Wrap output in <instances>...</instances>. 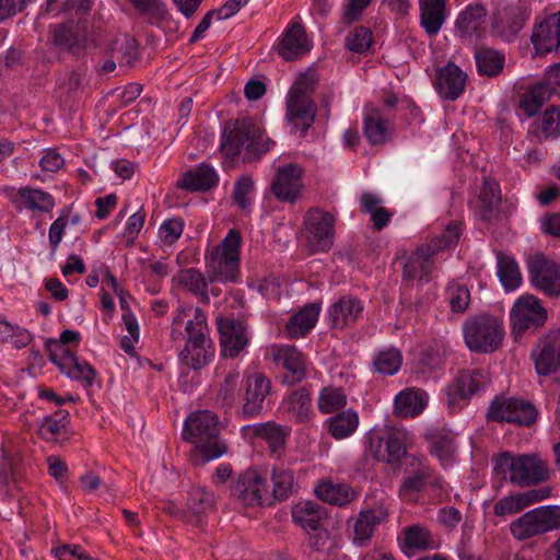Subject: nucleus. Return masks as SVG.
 Listing matches in <instances>:
<instances>
[{
	"label": "nucleus",
	"instance_id": "f257e3e1",
	"mask_svg": "<svg viewBox=\"0 0 560 560\" xmlns=\"http://www.w3.org/2000/svg\"><path fill=\"white\" fill-rule=\"evenodd\" d=\"M275 141L267 137L250 118L244 117L225 122L220 150L226 158L243 154L244 162H252L270 151Z\"/></svg>",
	"mask_w": 560,
	"mask_h": 560
},
{
	"label": "nucleus",
	"instance_id": "f03ea898",
	"mask_svg": "<svg viewBox=\"0 0 560 560\" xmlns=\"http://www.w3.org/2000/svg\"><path fill=\"white\" fill-rule=\"evenodd\" d=\"M219 432L218 418L209 410L197 411L186 419L183 434L187 441L196 444L192 455L196 464H206L228 452Z\"/></svg>",
	"mask_w": 560,
	"mask_h": 560
},
{
	"label": "nucleus",
	"instance_id": "7ed1b4c3",
	"mask_svg": "<svg viewBox=\"0 0 560 560\" xmlns=\"http://www.w3.org/2000/svg\"><path fill=\"white\" fill-rule=\"evenodd\" d=\"M318 80L316 70L307 69L298 77L287 95L285 119L292 129L301 135H305L315 122L317 105L312 94Z\"/></svg>",
	"mask_w": 560,
	"mask_h": 560
},
{
	"label": "nucleus",
	"instance_id": "20e7f679",
	"mask_svg": "<svg viewBox=\"0 0 560 560\" xmlns=\"http://www.w3.org/2000/svg\"><path fill=\"white\" fill-rule=\"evenodd\" d=\"M460 229L457 223L450 224L431 243L417 247L402 265V277L407 281H429L434 268V256L442 249L457 244Z\"/></svg>",
	"mask_w": 560,
	"mask_h": 560
},
{
	"label": "nucleus",
	"instance_id": "39448f33",
	"mask_svg": "<svg viewBox=\"0 0 560 560\" xmlns=\"http://www.w3.org/2000/svg\"><path fill=\"white\" fill-rule=\"evenodd\" d=\"M463 336L467 348L476 353H492L503 342L505 336L501 317L480 313L469 316L463 324Z\"/></svg>",
	"mask_w": 560,
	"mask_h": 560
},
{
	"label": "nucleus",
	"instance_id": "423d86ee",
	"mask_svg": "<svg viewBox=\"0 0 560 560\" xmlns=\"http://www.w3.org/2000/svg\"><path fill=\"white\" fill-rule=\"evenodd\" d=\"M497 468L508 479L520 487H527L546 481L549 478L547 464L535 454L513 455L502 453L497 459Z\"/></svg>",
	"mask_w": 560,
	"mask_h": 560
},
{
	"label": "nucleus",
	"instance_id": "0eeeda50",
	"mask_svg": "<svg viewBox=\"0 0 560 560\" xmlns=\"http://www.w3.org/2000/svg\"><path fill=\"white\" fill-rule=\"evenodd\" d=\"M231 495L245 508L270 506L268 472L253 467L245 469L234 481Z\"/></svg>",
	"mask_w": 560,
	"mask_h": 560
},
{
	"label": "nucleus",
	"instance_id": "6e6552de",
	"mask_svg": "<svg viewBox=\"0 0 560 560\" xmlns=\"http://www.w3.org/2000/svg\"><path fill=\"white\" fill-rule=\"evenodd\" d=\"M241 233L232 229L208 259L210 272L219 281H235L240 273Z\"/></svg>",
	"mask_w": 560,
	"mask_h": 560
},
{
	"label": "nucleus",
	"instance_id": "1a4fd4ad",
	"mask_svg": "<svg viewBox=\"0 0 560 560\" xmlns=\"http://www.w3.org/2000/svg\"><path fill=\"white\" fill-rule=\"evenodd\" d=\"M560 528V506H539L524 513L511 523L514 538L525 540L534 536Z\"/></svg>",
	"mask_w": 560,
	"mask_h": 560
},
{
	"label": "nucleus",
	"instance_id": "9d476101",
	"mask_svg": "<svg viewBox=\"0 0 560 560\" xmlns=\"http://www.w3.org/2000/svg\"><path fill=\"white\" fill-rule=\"evenodd\" d=\"M526 266L534 289L550 299L560 296V262L544 254H536L527 258Z\"/></svg>",
	"mask_w": 560,
	"mask_h": 560
},
{
	"label": "nucleus",
	"instance_id": "9b49d317",
	"mask_svg": "<svg viewBox=\"0 0 560 560\" xmlns=\"http://www.w3.org/2000/svg\"><path fill=\"white\" fill-rule=\"evenodd\" d=\"M268 355L276 369L282 373V382L284 384L291 386L305 380L310 361L296 347L291 345H272L268 349Z\"/></svg>",
	"mask_w": 560,
	"mask_h": 560
},
{
	"label": "nucleus",
	"instance_id": "f8f14e48",
	"mask_svg": "<svg viewBox=\"0 0 560 560\" xmlns=\"http://www.w3.org/2000/svg\"><path fill=\"white\" fill-rule=\"evenodd\" d=\"M537 419V410L527 400L497 396L487 411V420L494 422H509L517 425H530Z\"/></svg>",
	"mask_w": 560,
	"mask_h": 560
},
{
	"label": "nucleus",
	"instance_id": "ddd939ff",
	"mask_svg": "<svg viewBox=\"0 0 560 560\" xmlns=\"http://www.w3.org/2000/svg\"><path fill=\"white\" fill-rule=\"evenodd\" d=\"M51 43L60 51L78 57L92 46L93 39L85 21L70 20L51 26Z\"/></svg>",
	"mask_w": 560,
	"mask_h": 560
},
{
	"label": "nucleus",
	"instance_id": "4468645a",
	"mask_svg": "<svg viewBox=\"0 0 560 560\" xmlns=\"http://www.w3.org/2000/svg\"><path fill=\"white\" fill-rule=\"evenodd\" d=\"M547 319V311L540 300L532 294L520 296L510 311L512 331L518 336L541 327Z\"/></svg>",
	"mask_w": 560,
	"mask_h": 560
},
{
	"label": "nucleus",
	"instance_id": "2eb2a0df",
	"mask_svg": "<svg viewBox=\"0 0 560 560\" xmlns=\"http://www.w3.org/2000/svg\"><path fill=\"white\" fill-rule=\"evenodd\" d=\"M335 217L318 209L307 211L304 219V237L311 253L327 252L334 243Z\"/></svg>",
	"mask_w": 560,
	"mask_h": 560
},
{
	"label": "nucleus",
	"instance_id": "dca6fc26",
	"mask_svg": "<svg viewBox=\"0 0 560 560\" xmlns=\"http://www.w3.org/2000/svg\"><path fill=\"white\" fill-rule=\"evenodd\" d=\"M410 433L402 428H392L384 436L372 434L369 438V453L377 460L398 463L407 453Z\"/></svg>",
	"mask_w": 560,
	"mask_h": 560
},
{
	"label": "nucleus",
	"instance_id": "f3484780",
	"mask_svg": "<svg viewBox=\"0 0 560 560\" xmlns=\"http://www.w3.org/2000/svg\"><path fill=\"white\" fill-rule=\"evenodd\" d=\"M304 170L295 163L281 165L270 182L272 196L281 202L295 203L304 190Z\"/></svg>",
	"mask_w": 560,
	"mask_h": 560
},
{
	"label": "nucleus",
	"instance_id": "a211bd4d",
	"mask_svg": "<svg viewBox=\"0 0 560 560\" xmlns=\"http://www.w3.org/2000/svg\"><path fill=\"white\" fill-rule=\"evenodd\" d=\"M208 332L207 315L201 308L179 306L175 311L170 326L172 341L183 342Z\"/></svg>",
	"mask_w": 560,
	"mask_h": 560
},
{
	"label": "nucleus",
	"instance_id": "6ab92c4d",
	"mask_svg": "<svg viewBox=\"0 0 560 560\" xmlns=\"http://www.w3.org/2000/svg\"><path fill=\"white\" fill-rule=\"evenodd\" d=\"M530 15L527 0H501L497 7L494 27L512 39L525 25Z\"/></svg>",
	"mask_w": 560,
	"mask_h": 560
},
{
	"label": "nucleus",
	"instance_id": "aec40b11",
	"mask_svg": "<svg viewBox=\"0 0 560 560\" xmlns=\"http://www.w3.org/2000/svg\"><path fill=\"white\" fill-rule=\"evenodd\" d=\"M220 335L221 353L224 358L234 359L248 346L249 335L246 325L233 317L215 318Z\"/></svg>",
	"mask_w": 560,
	"mask_h": 560
},
{
	"label": "nucleus",
	"instance_id": "412c9836",
	"mask_svg": "<svg viewBox=\"0 0 560 560\" xmlns=\"http://www.w3.org/2000/svg\"><path fill=\"white\" fill-rule=\"evenodd\" d=\"M535 370L539 375H550L560 370V328L541 337L532 351Z\"/></svg>",
	"mask_w": 560,
	"mask_h": 560
},
{
	"label": "nucleus",
	"instance_id": "4be33fe9",
	"mask_svg": "<svg viewBox=\"0 0 560 560\" xmlns=\"http://www.w3.org/2000/svg\"><path fill=\"white\" fill-rule=\"evenodd\" d=\"M486 373L482 370L459 371L446 386L447 402L456 408L460 402H467L486 383Z\"/></svg>",
	"mask_w": 560,
	"mask_h": 560
},
{
	"label": "nucleus",
	"instance_id": "5701e85b",
	"mask_svg": "<svg viewBox=\"0 0 560 560\" xmlns=\"http://www.w3.org/2000/svg\"><path fill=\"white\" fill-rule=\"evenodd\" d=\"M2 192L18 210L48 213L56 205L49 192L37 188L4 186Z\"/></svg>",
	"mask_w": 560,
	"mask_h": 560
},
{
	"label": "nucleus",
	"instance_id": "b1692460",
	"mask_svg": "<svg viewBox=\"0 0 560 560\" xmlns=\"http://www.w3.org/2000/svg\"><path fill=\"white\" fill-rule=\"evenodd\" d=\"M50 361L69 378L81 382L84 387L92 386L96 371L90 363L74 355L70 350H63L61 346H56Z\"/></svg>",
	"mask_w": 560,
	"mask_h": 560
},
{
	"label": "nucleus",
	"instance_id": "393cba45",
	"mask_svg": "<svg viewBox=\"0 0 560 560\" xmlns=\"http://www.w3.org/2000/svg\"><path fill=\"white\" fill-rule=\"evenodd\" d=\"M467 79V73L457 65L447 62L435 70L433 85L443 100L455 101L465 92Z\"/></svg>",
	"mask_w": 560,
	"mask_h": 560
},
{
	"label": "nucleus",
	"instance_id": "a878e982",
	"mask_svg": "<svg viewBox=\"0 0 560 560\" xmlns=\"http://www.w3.org/2000/svg\"><path fill=\"white\" fill-rule=\"evenodd\" d=\"M363 303L353 295H342L327 310L329 325L334 329H345L357 323L363 314Z\"/></svg>",
	"mask_w": 560,
	"mask_h": 560
},
{
	"label": "nucleus",
	"instance_id": "bb28decb",
	"mask_svg": "<svg viewBox=\"0 0 560 560\" xmlns=\"http://www.w3.org/2000/svg\"><path fill=\"white\" fill-rule=\"evenodd\" d=\"M530 39L537 54L560 50V11L547 15L537 23Z\"/></svg>",
	"mask_w": 560,
	"mask_h": 560
},
{
	"label": "nucleus",
	"instance_id": "cd10ccee",
	"mask_svg": "<svg viewBox=\"0 0 560 560\" xmlns=\"http://www.w3.org/2000/svg\"><path fill=\"white\" fill-rule=\"evenodd\" d=\"M388 518V511L383 505L363 510L353 523L352 542L358 547L369 544L376 528Z\"/></svg>",
	"mask_w": 560,
	"mask_h": 560
},
{
	"label": "nucleus",
	"instance_id": "c85d7f7f",
	"mask_svg": "<svg viewBox=\"0 0 560 560\" xmlns=\"http://www.w3.org/2000/svg\"><path fill=\"white\" fill-rule=\"evenodd\" d=\"M179 352L182 362L194 370H199L209 364L214 357V348L209 332L187 339Z\"/></svg>",
	"mask_w": 560,
	"mask_h": 560
},
{
	"label": "nucleus",
	"instance_id": "c756f323",
	"mask_svg": "<svg viewBox=\"0 0 560 560\" xmlns=\"http://www.w3.org/2000/svg\"><path fill=\"white\" fill-rule=\"evenodd\" d=\"M271 390V383L262 373H253L246 378L243 413L247 417L257 416L264 401Z\"/></svg>",
	"mask_w": 560,
	"mask_h": 560
},
{
	"label": "nucleus",
	"instance_id": "7c9ffc66",
	"mask_svg": "<svg viewBox=\"0 0 560 560\" xmlns=\"http://www.w3.org/2000/svg\"><path fill=\"white\" fill-rule=\"evenodd\" d=\"M392 121L386 118L381 108L366 105L363 112V133L372 145L384 144L390 137Z\"/></svg>",
	"mask_w": 560,
	"mask_h": 560
},
{
	"label": "nucleus",
	"instance_id": "2f4dec72",
	"mask_svg": "<svg viewBox=\"0 0 560 560\" xmlns=\"http://www.w3.org/2000/svg\"><path fill=\"white\" fill-rule=\"evenodd\" d=\"M408 476L400 487V495L404 499H411V494L421 491L432 476L431 468L424 457L410 455L407 458Z\"/></svg>",
	"mask_w": 560,
	"mask_h": 560
},
{
	"label": "nucleus",
	"instance_id": "473e14b6",
	"mask_svg": "<svg viewBox=\"0 0 560 560\" xmlns=\"http://www.w3.org/2000/svg\"><path fill=\"white\" fill-rule=\"evenodd\" d=\"M311 49L304 27L301 24H291L283 33L279 44L278 52L285 60L296 59Z\"/></svg>",
	"mask_w": 560,
	"mask_h": 560
},
{
	"label": "nucleus",
	"instance_id": "72a5a7b5",
	"mask_svg": "<svg viewBox=\"0 0 560 560\" xmlns=\"http://www.w3.org/2000/svg\"><path fill=\"white\" fill-rule=\"evenodd\" d=\"M420 25L430 36H436L446 20V0H419Z\"/></svg>",
	"mask_w": 560,
	"mask_h": 560
},
{
	"label": "nucleus",
	"instance_id": "f704fd0d",
	"mask_svg": "<svg viewBox=\"0 0 560 560\" xmlns=\"http://www.w3.org/2000/svg\"><path fill=\"white\" fill-rule=\"evenodd\" d=\"M529 135L539 142L560 137V107L550 106L539 115L529 128Z\"/></svg>",
	"mask_w": 560,
	"mask_h": 560
},
{
	"label": "nucleus",
	"instance_id": "c9c22d12",
	"mask_svg": "<svg viewBox=\"0 0 560 560\" xmlns=\"http://www.w3.org/2000/svg\"><path fill=\"white\" fill-rule=\"evenodd\" d=\"M322 306L319 303H310L293 314L285 325L291 338L298 339L307 335L318 320Z\"/></svg>",
	"mask_w": 560,
	"mask_h": 560
},
{
	"label": "nucleus",
	"instance_id": "e433bc0d",
	"mask_svg": "<svg viewBox=\"0 0 560 560\" xmlns=\"http://www.w3.org/2000/svg\"><path fill=\"white\" fill-rule=\"evenodd\" d=\"M501 190L494 180H485L480 194L474 203L476 214L483 221L493 219L499 212Z\"/></svg>",
	"mask_w": 560,
	"mask_h": 560
},
{
	"label": "nucleus",
	"instance_id": "4c0bfd02",
	"mask_svg": "<svg viewBox=\"0 0 560 560\" xmlns=\"http://www.w3.org/2000/svg\"><path fill=\"white\" fill-rule=\"evenodd\" d=\"M283 408L289 417L300 423H307L314 417L312 395L306 388L293 390L283 399Z\"/></svg>",
	"mask_w": 560,
	"mask_h": 560
},
{
	"label": "nucleus",
	"instance_id": "58836bf2",
	"mask_svg": "<svg viewBox=\"0 0 560 560\" xmlns=\"http://www.w3.org/2000/svg\"><path fill=\"white\" fill-rule=\"evenodd\" d=\"M219 176L215 170L205 163L186 172L178 180V186L189 191H205L218 184Z\"/></svg>",
	"mask_w": 560,
	"mask_h": 560
},
{
	"label": "nucleus",
	"instance_id": "ea45409f",
	"mask_svg": "<svg viewBox=\"0 0 560 560\" xmlns=\"http://www.w3.org/2000/svg\"><path fill=\"white\" fill-rule=\"evenodd\" d=\"M428 404V395L422 389L408 388L400 392L394 401L395 413L401 418L420 415Z\"/></svg>",
	"mask_w": 560,
	"mask_h": 560
},
{
	"label": "nucleus",
	"instance_id": "a19ab883",
	"mask_svg": "<svg viewBox=\"0 0 560 560\" xmlns=\"http://www.w3.org/2000/svg\"><path fill=\"white\" fill-rule=\"evenodd\" d=\"M487 10L480 3H471L459 13L455 28L460 37L468 38L479 33L486 23Z\"/></svg>",
	"mask_w": 560,
	"mask_h": 560
},
{
	"label": "nucleus",
	"instance_id": "79ce46f5",
	"mask_svg": "<svg viewBox=\"0 0 560 560\" xmlns=\"http://www.w3.org/2000/svg\"><path fill=\"white\" fill-rule=\"evenodd\" d=\"M316 495L329 504L343 506L357 500L359 493L347 483H334L330 480L319 482L315 487Z\"/></svg>",
	"mask_w": 560,
	"mask_h": 560
},
{
	"label": "nucleus",
	"instance_id": "37998d69",
	"mask_svg": "<svg viewBox=\"0 0 560 560\" xmlns=\"http://www.w3.org/2000/svg\"><path fill=\"white\" fill-rule=\"evenodd\" d=\"M359 423V413L349 408L329 417L324 424L335 440H345L354 434Z\"/></svg>",
	"mask_w": 560,
	"mask_h": 560
},
{
	"label": "nucleus",
	"instance_id": "c03bdc74",
	"mask_svg": "<svg viewBox=\"0 0 560 560\" xmlns=\"http://www.w3.org/2000/svg\"><path fill=\"white\" fill-rule=\"evenodd\" d=\"M295 480L293 471L284 467H273L269 478L271 505L277 501L287 500L293 494Z\"/></svg>",
	"mask_w": 560,
	"mask_h": 560
},
{
	"label": "nucleus",
	"instance_id": "a18cd8bd",
	"mask_svg": "<svg viewBox=\"0 0 560 560\" xmlns=\"http://www.w3.org/2000/svg\"><path fill=\"white\" fill-rule=\"evenodd\" d=\"M404 546L411 550H432L438 548V542L433 539L432 533L420 525H411L402 530Z\"/></svg>",
	"mask_w": 560,
	"mask_h": 560
},
{
	"label": "nucleus",
	"instance_id": "49530a36",
	"mask_svg": "<svg viewBox=\"0 0 560 560\" xmlns=\"http://www.w3.org/2000/svg\"><path fill=\"white\" fill-rule=\"evenodd\" d=\"M293 522L307 532H316L320 525L322 510L313 502H301L293 508Z\"/></svg>",
	"mask_w": 560,
	"mask_h": 560
},
{
	"label": "nucleus",
	"instance_id": "de8ad7c7",
	"mask_svg": "<svg viewBox=\"0 0 560 560\" xmlns=\"http://www.w3.org/2000/svg\"><path fill=\"white\" fill-rule=\"evenodd\" d=\"M347 404V394L340 387L325 386L318 393L317 407L324 415L342 411Z\"/></svg>",
	"mask_w": 560,
	"mask_h": 560
},
{
	"label": "nucleus",
	"instance_id": "09e8293b",
	"mask_svg": "<svg viewBox=\"0 0 560 560\" xmlns=\"http://www.w3.org/2000/svg\"><path fill=\"white\" fill-rule=\"evenodd\" d=\"M551 95L544 81H540L523 94L520 101V108L524 110L526 117H533Z\"/></svg>",
	"mask_w": 560,
	"mask_h": 560
},
{
	"label": "nucleus",
	"instance_id": "8fccbe9b",
	"mask_svg": "<svg viewBox=\"0 0 560 560\" xmlns=\"http://www.w3.org/2000/svg\"><path fill=\"white\" fill-rule=\"evenodd\" d=\"M253 432L268 443L272 454L279 455L282 452L287 433L281 425L275 422L259 423L253 425Z\"/></svg>",
	"mask_w": 560,
	"mask_h": 560
},
{
	"label": "nucleus",
	"instance_id": "3c124183",
	"mask_svg": "<svg viewBox=\"0 0 560 560\" xmlns=\"http://www.w3.org/2000/svg\"><path fill=\"white\" fill-rule=\"evenodd\" d=\"M479 74L487 77L498 75L504 65V56L490 48H482L475 54Z\"/></svg>",
	"mask_w": 560,
	"mask_h": 560
},
{
	"label": "nucleus",
	"instance_id": "603ef678",
	"mask_svg": "<svg viewBox=\"0 0 560 560\" xmlns=\"http://www.w3.org/2000/svg\"><path fill=\"white\" fill-rule=\"evenodd\" d=\"M498 277L506 290H515L522 283L517 262L509 256L498 255Z\"/></svg>",
	"mask_w": 560,
	"mask_h": 560
},
{
	"label": "nucleus",
	"instance_id": "864d4df0",
	"mask_svg": "<svg viewBox=\"0 0 560 560\" xmlns=\"http://www.w3.org/2000/svg\"><path fill=\"white\" fill-rule=\"evenodd\" d=\"M431 453L439 458L443 466L452 464L457 446L455 438L450 433H436L431 436Z\"/></svg>",
	"mask_w": 560,
	"mask_h": 560
},
{
	"label": "nucleus",
	"instance_id": "5fc2aeb1",
	"mask_svg": "<svg viewBox=\"0 0 560 560\" xmlns=\"http://www.w3.org/2000/svg\"><path fill=\"white\" fill-rule=\"evenodd\" d=\"M401 363L402 355L400 351L393 347L380 351L373 361L375 370L384 375L396 374Z\"/></svg>",
	"mask_w": 560,
	"mask_h": 560
},
{
	"label": "nucleus",
	"instance_id": "6e6d98bb",
	"mask_svg": "<svg viewBox=\"0 0 560 560\" xmlns=\"http://www.w3.org/2000/svg\"><path fill=\"white\" fill-rule=\"evenodd\" d=\"M179 282L188 291L198 295L202 302H209V295L207 292L208 282L199 270L190 268L182 271L179 273Z\"/></svg>",
	"mask_w": 560,
	"mask_h": 560
},
{
	"label": "nucleus",
	"instance_id": "4d7b16f0",
	"mask_svg": "<svg viewBox=\"0 0 560 560\" xmlns=\"http://www.w3.org/2000/svg\"><path fill=\"white\" fill-rule=\"evenodd\" d=\"M240 389V373L237 371L229 372L220 384L217 401L222 407H231L237 400Z\"/></svg>",
	"mask_w": 560,
	"mask_h": 560
},
{
	"label": "nucleus",
	"instance_id": "13d9d810",
	"mask_svg": "<svg viewBox=\"0 0 560 560\" xmlns=\"http://www.w3.org/2000/svg\"><path fill=\"white\" fill-rule=\"evenodd\" d=\"M214 494L203 487H196L189 492L188 509L196 516L207 514L214 508Z\"/></svg>",
	"mask_w": 560,
	"mask_h": 560
},
{
	"label": "nucleus",
	"instance_id": "bf43d9fd",
	"mask_svg": "<svg viewBox=\"0 0 560 560\" xmlns=\"http://www.w3.org/2000/svg\"><path fill=\"white\" fill-rule=\"evenodd\" d=\"M0 334L3 336L4 341H10L16 349L26 347L33 340V336L27 329L11 324L5 319L0 320Z\"/></svg>",
	"mask_w": 560,
	"mask_h": 560
},
{
	"label": "nucleus",
	"instance_id": "052dcab7",
	"mask_svg": "<svg viewBox=\"0 0 560 560\" xmlns=\"http://www.w3.org/2000/svg\"><path fill=\"white\" fill-rule=\"evenodd\" d=\"M446 298L455 313H464L470 304V291L459 282L453 281L446 289Z\"/></svg>",
	"mask_w": 560,
	"mask_h": 560
},
{
	"label": "nucleus",
	"instance_id": "680f3d73",
	"mask_svg": "<svg viewBox=\"0 0 560 560\" xmlns=\"http://www.w3.org/2000/svg\"><path fill=\"white\" fill-rule=\"evenodd\" d=\"M372 42V31L365 26H357L349 32L346 46L353 52L362 54L371 47Z\"/></svg>",
	"mask_w": 560,
	"mask_h": 560
},
{
	"label": "nucleus",
	"instance_id": "e2e57ef3",
	"mask_svg": "<svg viewBox=\"0 0 560 560\" xmlns=\"http://www.w3.org/2000/svg\"><path fill=\"white\" fill-rule=\"evenodd\" d=\"M448 349L445 341L434 340L423 349L421 362L428 368H438L442 365Z\"/></svg>",
	"mask_w": 560,
	"mask_h": 560
},
{
	"label": "nucleus",
	"instance_id": "0e129e2a",
	"mask_svg": "<svg viewBox=\"0 0 560 560\" xmlns=\"http://www.w3.org/2000/svg\"><path fill=\"white\" fill-rule=\"evenodd\" d=\"M184 221L179 218H171L162 222L159 228V241L163 245H173L182 236Z\"/></svg>",
	"mask_w": 560,
	"mask_h": 560
},
{
	"label": "nucleus",
	"instance_id": "69168bd1",
	"mask_svg": "<svg viewBox=\"0 0 560 560\" xmlns=\"http://www.w3.org/2000/svg\"><path fill=\"white\" fill-rule=\"evenodd\" d=\"M253 190L254 183L250 177L243 176L237 179L234 186L233 198L240 209L247 210L249 208Z\"/></svg>",
	"mask_w": 560,
	"mask_h": 560
},
{
	"label": "nucleus",
	"instance_id": "338daca9",
	"mask_svg": "<svg viewBox=\"0 0 560 560\" xmlns=\"http://www.w3.org/2000/svg\"><path fill=\"white\" fill-rule=\"evenodd\" d=\"M523 509H525V506L518 493L500 499L494 505V514L499 516L512 515Z\"/></svg>",
	"mask_w": 560,
	"mask_h": 560
},
{
	"label": "nucleus",
	"instance_id": "774afa93",
	"mask_svg": "<svg viewBox=\"0 0 560 560\" xmlns=\"http://www.w3.org/2000/svg\"><path fill=\"white\" fill-rule=\"evenodd\" d=\"M371 1L372 0H348L345 4L342 22L345 24H351L359 20Z\"/></svg>",
	"mask_w": 560,
	"mask_h": 560
}]
</instances>
